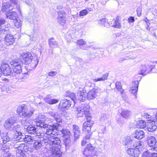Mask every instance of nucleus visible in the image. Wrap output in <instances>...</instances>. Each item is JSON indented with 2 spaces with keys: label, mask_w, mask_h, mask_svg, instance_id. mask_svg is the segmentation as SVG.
Segmentation results:
<instances>
[{
  "label": "nucleus",
  "mask_w": 157,
  "mask_h": 157,
  "mask_svg": "<svg viewBox=\"0 0 157 157\" xmlns=\"http://www.w3.org/2000/svg\"><path fill=\"white\" fill-rule=\"evenodd\" d=\"M45 102L50 105H52L58 103L59 100L46 98L44 99Z\"/></svg>",
  "instance_id": "41"
},
{
  "label": "nucleus",
  "mask_w": 157,
  "mask_h": 157,
  "mask_svg": "<svg viewBox=\"0 0 157 157\" xmlns=\"http://www.w3.org/2000/svg\"><path fill=\"white\" fill-rule=\"evenodd\" d=\"M63 143L65 146V148L66 149L69 148L71 143L70 136L63 138Z\"/></svg>",
  "instance_id": "36"
},
{
  "label": "nucleus",
  "mask_w": 157,
  "mask_h": 157,
  "mask_svg": "<svg viewBox=\"0 0 157 157\" xmlns=\"http://www.w3.org/2000/svg\"><path fill=\"white\" fill-rule=\"evenodd\" d=\"M115 86L117 90L120 92L121 95H123L124 90L122 89L121 82H117L116 83Z\"/></svg>",
  "instance_id": "45"
},
{
  "label": "nucleus",
  "mask_w": 157,
  "mask_h": 157,
  "mask_svg": "<svg viewBox=\"0 0 157 157\" xmlns=\"http://www.w3.org/2000/svg\"><path fill=\"white\" fill-rule=\"evenodd\" d=\"M57 21L58 23L62 25H63L66 21V18L64 19L63 17L61 19H57Z\"/></svg>",
  "instance_id": "53"
},
{
  "label": "nucleus",
  "mask_w": 157,
  "mask_h": 157,
  "mask_svg": "<svg viewBox=\"0 0 157 157\" xmlns=\"http://www.w3.org/2000/svg\"><path fill=\"white\" fill-rule=\"evenodd\" d=\"M42 139H38L35 140L33 143V147L36 150H38L43 147L47 148V143L45 138H41Z\"/></svg>",
  "instance_id": "12"
},
{
  "label": "nucleus",
  "mask_w": 157,
  "mask_h": 157,
  "mask_svg": "<svg viewBox=\"0 0 157 157\" xmlns=\"http://www.w3.org/2000/svg\"><path fill=\"white\" fill-rule=\"evenodd\" d=\"M101 131L99 133V134H101V135H102V133H104V131L105 130V127H104L103 126L101 127Z\"/></svg>",
  "instance_id": "64"
},
{
  "label": "nucleus",
  "mask_w": 157,
  "mask_h": 157,
  "mask_svg": "<svg viewBox=\"0 0 157 157\" xmlns=\"http://www.w3.org/2000/svg\"><path fill=\"white\" fill-rule=\"evenodd\" d=\"M88 13V11L86 10H83L79 12V15L80 16H83L86 15Z\"/></svg>",
  "instance_id": "56"
},
{
  "label": "nucleus",
  "mask_w": 157,
  "mask_h": 157,
  "mask_svg": "<svg viewBox=\"0 0 157 157\" xmlns=\"http://www.w3.org/2000/svg\"><path fill=\"white\" fill-rule=\"evenodd\" d=\"M47 143V148L61 147V141L58 137L55 136H50L45 137V140Z\"/></svg>",
  "instance_id": "6"
},
{
  "label": "nucleus",
  "mask_w": 157,
  "mask_h": 157,
  "mask_svg": "<svg viewBox=\"0 0 157 157\" xmlns=\"http://www.w3.org/2000/svg\"><path fill=\"white\" fill-rule=\"evenodd\" d=\"M6 24L5 20L3 19L0 18V28L6 27Z\"/></svg>",
  "instance_id": "55"
},
{
  "label": "nucleus",
  "mask_w": 157,
  "mask_h": 157,
  "mask_svg": "<svg viewBox=\"0 0 157 157\" xmlns=\"http://www.w3.org/2000/svg\"><path fill=\"white\" fill-rule=\"evenodd\" d=\"M13 139L11 135L10 134L9 132H3L1 133V140L4 144L12 141Z\"/></svg>",
  "instance_id": "18"
},
{
  "label": "nucleus",
  "mask_w": 157,
  "mask_h": 157,
  "mask_svg": "<svg viewBox=\"0 0 157 157\" xmlns=\"http://www.w3.org/2000/svg\"><path fill=\"white\" fill-rule=\"evenodd\" d=\"M9 30L8 28L7 27L0 28V36L1 37L5 35L8 34Z\"/></svg>",
  "instance_id": "42"
},
{
  "label": "nucleus",
  "mask_w": 157,
  "mask_h": 157,
  "mask_svg": "<svg viewBox=\"0 0 157 157\" xmlns=\"http://www.w3.org/2000/svg\"><path fill=\"white\" fill-rule=\"evenodd\" d=\"M141 150L132 148H128L127 151L128 154L133 156V157H138Z\"/></svg>",
  "instance_id": "24"
},
{
  "label": "nucleus",
  "mask_w": 157,
  "mask_h": 157,
  "mask_svg": "<svg viewBox=\"0 0 157 157\" xmlns=\"http://www.w3.org/2000/svg\"><path fill=\"white\" fill-rule=\"evenodd\" d=\"M61 147H55L49 148L51 152L50 155L52 157H61L62 152L60 150Z\"/></svg>",
  "instance_id": "15"
},
{
  "label": "nucleus",
  "mask_w": 157,
  "mask_h": 157,
  "mask_svg": "<svg viewBox=\"0 0 157 157\" xmlns=\"http://www.w3.org/2000/svg\"><path fill=\"white\" fill-rule=\"evenodd\" d=\"M135 20L134 17L132 16H130L128 18V21L129 23L134 22Z\"/></svg>",
  "instance_id": "62"
},
{
  "label": "nucleus",
  "mask_w": 157,
  "mask_h": 157,
  "mask_svg": "<svg viewBox=\"0 0 157 157\" xmlns=\"http://www.w3.org/2000/svg\"><path fill=\"white\" fill-rule=\"evenodd\" d=\"M157 128V121H152L148 123L146 126V129L149 132H153Z\"/></svg>",
  "instance_id": "19"
},
{
  "label": "nucleus",
  "mask_w": 157,
  "mask_h": 157,
  "mask_svg": "<svg viewBox=\"0 0 157 157\" xmlns=\"http://www.w3.org/2000/svg\"><path fill=\"white\" fill-rule=\"evenodd\" d=\"M57 74V72L55 71H51L48 73V75L50 76H56Z\"/></svg>",
  "instance_id": "61"
},
{
  "label": "nucleus",
  "mask_w": 157,
  "mask_h": 157,
  "mask_svg": "<svg viewBox=\"0 0 157 157\" xmlns=\"http://www.w3.org/2000/svg\"><path fill=\"white\" fill-rule=\"evenodd\" d=\"M134 137L136 139L141 140L145 136V133L144 132L140 129L136 130L133 134Z\"/></svg>",
  "instance_id": "27"
},
{
  "label": "nucleus",
  "mask_w": 157,
  "mask_h": 157,
  "mask_svg": "<svg viewBox=\"0 0 157 157\" xmlns=\"http://www.w3.org/2000/svg\"><path fill=\"white\" fill-rule=\"evenodd\" d=\"M21 126L20 125L17 124V125L13 124L12 128H11V129L9 130L10 131H15L16 132L19 131L21 128Z\"/></svg>",
  "instance_id": "48"
},
{
  "label": "nucleus",
  "mask_w": 157,
  "mask_h": 157,
  "mask_svg": "<svg viewBox=\"0 0 157 157\" xmlns=\"http://www.w3.org/2000/svg\"><path fill=\"white\" fill-rule=\"evenodd\" d=\"M132 143L131 147L135 148V149H141V148L142 147L141 141L133 140Z\"/></svg>",
  "instance_id": "32"
},
{
  "label": "nucleus",
  "mask_w": 157,
  "mask_h": 157,
  "mask_svg": "<svg viewBox=\"0 0 157 157\" xmlns=\"http://www.w3.org/2000/svg\"><path fill=\"white\" fill-rule=\"evenodd\" d=\"M34 111L33 109L28 111L27 106L24 104H22L19 106L17 109V113L23 118L21 122H23L24 119L28 120L33 114Z\"/></svg>",
  "instance_id": "4"
},
{
  "label": "nucleus",
  "mask_w": 157,
  "mask_h": 157,
  "mask_svg": "<svg viewBox=\"0 0 157 157\" xmlns=\"http://www.w3.org/2000/svg\"><path fill=\"white\" fill-rule=\"evenodd\" d=\"M137 80H134L131 85L130 92L133 94L136 98L137 92L138 90L139 82Z\"/></svg>",
  "instance_id": "17"
},
{
  "label": "nucleus",
  "mask_w": 157,
  "mask_h": 157,
  "mask_svg": "<svg viewBox=\"0 0 157 157\" xmlns=\"http://www.w3.org/2000/svg\"><path fill=\"white\" fill-rule=\"evenodd\" d=\"M108 73H106L105 74L103 75L101 77L99 78H95L93 79L94 82H97L98 81H104L107 79L108 76Z\"/></svg>",
  "instance_id": "43"
},
{
  "label": "nucleus",
  "mask_w": 157,
  "mask_h": 157,
  "mask_svg": "<svg viewBox=\"0 0 157 157\" xmlns=\"http://www.w3.org/2000/svg\"><path fill=\"white\" fill-rule=\"evenodd\" d=\"M24 136L22 135V133L20 131H18L16 132L13 135V139H16L17 140H19L22 139Z\"/></svg>",
  "instance_id": "40"
},
{
  "label": "nucleus",
  "mask_w": 157,
  "mask_h": 157,
  "mask_svg": "<svg viewBox=\"0 0 157 157\" xmlns=\"http://www.w3.org/2000/svg\"><path fill=\"white\" fill-rule=\"evenodd\" d=\"M48 43L50 47L52 48L59 47L58 42L56 41L53 37H51L49 39Z\"/></svg>",
  "instance_id": "34"
},
{
  "label": "nucleus",
  "mask_w": 157,
  "mask_h": 157,
  "mask_svg": "<svg viewBox=\"0 0 157 157\" xmlns=\"http://www.w3.org/2000/svg\"><path fill=\"white\" fill-rule=\"evenodd\" d=\"M17 145H18V144ZM14 146L15 148H16L17 150H20L25 153H27L29 154L30 152L33 151L30 147H29L28 145L25 144H20L17 147H16L15 145Z\"/></svg>",
  "instance_id": "16"
},
{
  "label": "nucleus",
  "mask_w": 157,
  "mask_h": 157,
  "mask_svg": "<svg viewBox=\"0 0 157 157\" xmlns=\"http://www.w3.org/2000/svg\"><path fill=\"white\" fill-rule=\"evenodd\" d=\"M147 143L149 147H152L151 149V150L157 152V147H155L157 143V140L155 137L148 136L147 139Z\"/></svg>",
  "instance_id": "13"
},
{
  "label": "nucleus",
  "mask_w": 157,
  "mask_h": 157,
  "mask_svg": "<svg viewBox=\"0 0 157 157\" xmlns=\"http://www.w3.org/2000/svg\"><path fill=\"white\" fill-rule=\"evenodd\" d=\"M109 116L108 114H103L102 115L101 119V120L105 121L109 118Z\"/></svg>",
  "instance_id": "58"
},
{
  "label": "nucleus",
  "mask_w": 157,
  "mask_h": 157,
  "mask_svg": "<svg viewBox=\"0 0 157 157\" xmlns=\"http://www.w3.org/2000/svg\"><path fill=\"white\" fill-rule=\"evenodd\" d=\"M94 123L93 121H91L89 122H85L82 126L83 132L89 133L91 130V127Z\"/></svg>",
  "instance_id": "21"
},
{
  "label": "nucleus",
  "mask_w": 157,
  "mask_h": 157,
  "mask_svg": "<svg viewBox=\"0 0 157 157\" xmlns=\"http://www.w3.org/2000/svg\"><path fill=\"white\" fill-rule=\"evenodd\" d=\"M58 132L59 133V134H60V135L63 138L70 136V131L69 130L65 128L62 129L61 130L59 131V132Z\"/></svg>",
  "instance_id": "31"
},
{
  "label": "nucleus",
  "mask_w": 157,
  "mask_h": 157,
  "mask_svg": "<svg viewBox=\"0 0 157 157\" xmlns=\"http://www.w3.org/2000/svg\"><path fill=\"white\" fill-rule=\"evenodd\" d=\"M12 3L10 5L13 6L14 9L16 8L18 11L21 12V10L20 8V6L18 4L17 0H9Z\"/></svg>",
  "instance_id": "39"
},
{
  "label": "nucleus",
  "mask_w": 157,
  "mask_h": 157,
  "mask_svg": "<svg viewBox=\"0 0 157 157\" xmlns=\"http://www.w3.org/2000/svg\"><path fill=\"white\" fill-rule=\"evenodd\" d=\"M91 134H87L85 137L84 138V140H89L91 137Z\"/></svg>",
  "instance_id": "63"
},
{
  "label": "nucleus",
  "mask_w": 157,
  "mask_h": 157,
  "mask_svg": "<svg viewBox=\"0 0 157 157\" xmlns=\"http://www.w3.org/2000/svg\"><path fill=\"white\" fill-rule=\"evenodd\" d=\"M77 97L73 92L66 91L64 94L65 97H69L74 103L78 100L80 102H85L87 98V92L83 88L79 87L77 92Z\"/></svg>",
  "instance_id": "2"
},
{
  "label": "nucleus",
  "mask_w": 157,
  "mask_h": 157,
  "mask_svg": "<svg viewBox=\"0 0 157 157\" xmlns=\"http://www.w3.org/2000/svg\"><path fill=\"white\" fill-rule=\"evenodd\" d=\"M77 44L80 47H81L83 45L86 44V42L83 40V39H80L77 41Z\"/></svg>",
  "instance_id": "57"
},
{
  "label": "nucleus",
  "mask_w": 157,
  "mask_h": 157,
  "mask_svg": "<svg viewBox=\"0 0 157 157\" xmlns=\"http://www.w3.org/2000/svg\"><path fill=\"white\" fill-rule=\"evenodd\" d=\"M133 140L129 136L125 138V140L123 142V144L124 146H128V147H131Z\"/></svg>",
  "instance_id": "35"
},
{
  "label": "nucleus",
  "mask_w": 157,
  "mask_h": 157,
  "mask_svg": "<svg viewBox=\"0 0 157 157\" xmlns=\"http://www.w3.org/2000/svg\"><path fill=\"white\" fill-rule=\"evenodd\" d=\"M23 139L25 141H26L27 142L32 141L33 140L32 137L29 136H25L24 138L23 137Z\"/></svg>",
  "instance_id": "52"
},
{
  "label": "nucleus",
  "mask_w": 157,
  "mask_h": 157,
  "mask_svg": "<svg viewBox=\"0 0 157 157\" xmlns=\"http://www.w3.org/2000/svg\"><path fill=\"white\" fill-rule=\"evenodd\" d=\"M142 8L141 6H139L137 9V15L140 17L142 14Z\"/></svg>",
  "instance_id": "59"
},
{
  "label": "nucleus",
  "mask_w": 157,
  "mask_h": 157,
  "mask_svg": "<svg viewBox=\"0 0 157 157\" xmlns=\"http://www.w3.org/2000/svg\"><path fill=\"white\" fill-rule=\"evenodd\" d=\"M153 153L149 152L148 150L145 151L143 155V157H151Z\"/></svg>",
  "instance_id": "51"
},
{
  "label": "nucleus",
  "mask_w": 157,
  "mask_h": 157,
  "mask_svg": "<svg viewBox=\"0 0 157 157\" xmlns=\"http://www.w3.org/2000/svg\"><path fill=\"white\" fill-rule=\"evenodd\" d=\"M46 119V118L44 115L40 114L38 117V120H44V121Z\"/></svg>",
  "instance_id": "60"
},
{
  "label": "nucleus",
  "mask_w": 157,
  "mask_h": 157,
  "mask_svg": "<svg viewBox=\"0 0 157 157\" xmlns=\"http://www.w3.org/2000/svg\"><path fill=\"white\" fill-rule=\"evenodd\" d=\"M136 125L138 128H143L146 127V124L144 121L140 120L136 121Z\"/></svg>",
  "instance_id": "38"
},
{
  "label": "nucleus",
  "mask_w": 157,
  "mask_h": 157,
  "mask_svg": "<svg viewBox=\"0 0 157 157\" xmlns=\"http://www.w3.org/2000/svg\"><path fill=\"white\" fill-rule=\"evenodd\" d=\"M89 106L87 104H84L81 106H78L76 109L78 117H82L85 115L87 122L91 121V117L89 113Z\"/></svg>",
  "instance_id": "5"
},
{
  "label": "nucleus",
  "mask_w": 157,
  "mask_h": 157,
  "mask_svg": "<svg viewBox=\"0 0 157 157\" xmlns=\"http://www.w3.org/2000/svg\"><path fill=\"white\" fill-rule=\"evenodd\" d=\"M12 68L18 66H21V64H23L21 59H14L10 62Z\"/></svg>",
  "instance_id": "33"
},
{
  "label": "nucleus",
  "mask_w": 157,
  "mask_h": 157,
  "mask_svg": "<svg viewBox=\"0 0 157 157\" xmlns=\"http://www.w3.org/2000/svg\"><path fill=\"white\" fill-rule=\"evenodd\" d=\"M73 131L74 133V137L75 140H77L80 136V131L78 127L76 125L74 124L73 126Z\"/></svg>",
  "instance_id": "29"
},
{
  "label": "nucleus",
  "mask_w": 157,
  "mask_h": 157,
  "mask_svg": "<svg viewBox=\"0 0 157 157\" xmlns=\"http://www.w3.org/2000/svg\"><path fill=\"white\" fill-rule=\"evenodd\" d=\"M14 9L13 6H12V5H10V3L9 2H4L2 5V11L6 12V13Z\"/></svg>",
  "instance_id": "25"
},
{
  "label": "nucleus",
  "mask_w": 157,
  "mask_h": 157,
  "mask_svg": "<svg viewBox=\"0 0 157 157\" xmlns=\"http://www.w3.org/2000/svg\"><path fill=\"white\" fill-rule=\"evenodd\" d=\"M22 63L25 65H29L32 68H35L39 63V60L36 58H33L30 52H24L20 56Z\"/></svg>",
  "instance_id": "3"
},
{
  "label": "nucleus",
  "mask_w": 157,
  "mask_h": 157,
  "mask_svg": "<svg viewBox=\"0 0 157 157\" xmlns=\"http://www.w3.org/2000/svg\"><path fill=\"white\" fill-rule=\"evenodd\" d=\"M72 101L65 98L61 100L58 106V109L60 111L63 112L65 109H67L71 107L72 104Z\"/></svg>",
  "instance_id": "8"
},
{
  "label": "nucleus",
  "mask_w": 157,
  "mask_h": 157,
  "mask_svg": "<svg viewBox=\"0 0 157 157\" xmlns=\"http://www.w3.org/2000/svg\"><path fill=\"white\" fill-rule=\"evenodd\" d=\"M35 136L38 137V138H39V139H42L41 138H45L46 136L44 137H42V136L44 135V134L42 133L38 132H37V131L36 130V132L35 133V134H33Z\"/></svg>",
  "instance_id": "54"
},
{
  "label": "nucleus",
  "mask_w": 157,
  "mask_h": 157,
  "mask_svg": "<svg viewBox=\"0 0 157 157\" xmlns=\"http://www.w3.org/2000/svg\"><path fill=\"white\" fill-rule=\"evenodd\" d=\"M48 114L51 117V119L55 120L57 123L55 124L49 125L48 127H46L48 129L46 130L45 134L48 136L58 135L57 132L58 127L60 125L59 124L62 123L63 119L61 116L62 115V113L59 114L57 112L51 111L49 112Z\"/></svg>",
  "instance_id": "1"
},
{
  "label": "nucleus",
  "mask_w": 157,
  "mask_h": 157,
  "mask_svg": "<svg viewBox=\"0 0 157 157\" xmlns=\"http://www.w3.org/2000/svg\"><path fill=\"white\" fill-rule=\"evenodd\" d=\"M6 15V17L10 20H16L17 17V13L15 11L8 12Z\"/></svg>",
  "instance_id": "30"
},
{
  "label": "nucleus",
  "mask_w": 157,
  "mask_h": 157,
  "mask_svg": "<svg viewBox=\"0 0 157 157\" xmlns=\"http://www.w3.org/2000/svg\"><path fill=\"white\" fill-rule=\"evenodd\" d=\"M9 146H5L2 147L0 150V152L4 157H13V156L9 152Z\"/></svg>",
  "instance_id": "23"
},
{
  "label": "nucleus",
  "mask_w": 157,
  "mask_h": 157,
  "mask_svg": "<svg viewBox=\"0 0 157 157\" xmlns=\"http://www.w3.org/2000/svg\"><path fill=\"white\" fill-rule=\"evenodd\" d=\"M154 68L153 66L142 65L140 67V70L138 71V74L142 75H145L151 71Z\"/></svg>",
  "instance_id": "14"
},
{
  "label": "nucleus",
  "mask_w": 157,
  "mask_h": 157,
  "mask_svg": "<svg viewBox=\"0 0 157 157\" xmlns=\"http://www.w3.org/2000/svg\"><path fill=\"white\" fill-rule=\"evenodd\" d=\"M1 68L2 71V74L4 76H9L12 79L16 78V74L13 73L11 68L8 64L6 63H2Z\"/></svg>",
  "instance_id": "7"
},
{
  "label": "nucleus",
  "mask_w": 157,
  "mask_h": 157,
  "mask_svg": "<svg viewBox=\"0 0 157 157\" xmlns=\"http://www.w3.org/2000/svg\"><path fill=\"white\" fill-rule=\"evenodd\" d=\"M17 121V117L16 116H13L8 118L4 123L5 128L9 130Z\"/></svg>",
  "instance_id": "10"
},
{
  "label": "nucleus",
  "mask_w": 157,
  "mask_h": 157,
  "mask_svg": "<svg viewBox=\"0 0 157 157\" xmlns=\"http://www.w3.org/2000/svg\"><path fill=\"white\" fill-rule=\"evenodd\" d=\"M37 126L42 128H46L49 124H46L44 120H37L36 121Z\"/></svg>",
  "instance_id": "37"
},
{
  "label": "nucleus",
  "mask_w": 157,
  "mask_h": 157,
  "mask_svg": "<svg viewBox=\"0 0 157 157\" xmlns=\"http://www.w3.org/2000/svg\"><path fill=\"white\" fill-rule=\"evenodd\" d=\"M108 24L111 26L120 29L121 27V24L118 17H117L116 19H113L112 21H109Z\"/></svg>",
  "instance_id": "26"
},
{
  "label": "nucleus",
  "mask_w": 157,
  "mask_h": 157,
  "mask_svg": "<svg viewBox=\"0 0 157 157\" xmlns=\"http://www.w3.org/2000/svg\"><path fill=\"white\" fill-rule=\"evenodd\" d=\"M130 115V112L127 110H122L121 113V115L123 117L126 118H128Z\"/></svg>",
  "instance_id": "49"
},
{
  "label": "nucleus",
  "mask_w": 157,
  "mask_h": 157,
  "mask_svg": "<svg viewBox=\"0 0 157 157\" xmlns=\"http://www.w3.org/2000/svg\"><path fill=\"white\" fill-rule=\"evenodd\" d=\"M16 157H26V155L25 153L21 151L20 150H17L16 151Z\"/></svg>",
  "instance_id": "47"
},
{
  "label": "nucleus",
  "mask_w": 157,
  "mask_h": 157,
  "mask_svg": "<svg viewBox=\"0 0 157 157\" xmlns=\"http://www.w3.org/2000/svg\"><path fill=\"white\" fill-rule=\"evenodd\" d=\"M58 17L57 19L66 18V15L64 11L61 10L58 11Z\"/></svg>",
  "instance_id": "46"
},
{
  "label": "nucleus",
  "mask_w": 157,
  "mask_h": 157,
  "mask_svg": "<svg viewBox=\"0 0 157 157\" xmlns=\"http://www.w3.org/2000/svg\"><path fill=\"white\" fill-rule=\"evenodd\" d=\"M14 37L11 34H7L5 36V43L8 46L12 45L14 42Z\"/></svg>",
  "instance_id": "22"
},
{
  "label": "nucleus",
  "mask_w": 157,
  "mask_h": 157,
  "mask_svg": "<svg viewBox=\"0 0 157 157\" xmlns=\"http://www.w3.org/2000/svg\"><path fill=\"white\" fill-rule=\"evenodd\" d=\"M135 58L134 56H132V55H130L129 56L126 55L125 56H124L123 58H120L118 59V62L121 63L124 61V60H127L129 59H133Z\"/></svg>",
  "instance_id": "44"
},
{
  "label": "nucleus",
  "mask_w": 157,
  "mask_h": 157,
  "mask_svg": "<svg viewBox=\"0 0 157 157\" xmlns=\"http://www.w3.org/2000/svg\"><path fill=\"white\" fill-rule=\"evenodd\" d=\"M13 69V73H14L16 74V78H14V79H22L23 78H19L18 75L20 74L22 72V66H17L15 67L12 68Z\"/></svg>",
  "instance_id": "28"
},
{
  "label": "nucleus",
  "mask_w": 157,
  "mask_h": 157,
  "mask_svg": "<svg viewBox=\"0 0 157 157\" xmlns=\"http://www.w3.org/2000/svg\"><path fill=\"white\" fill-rule=\"evenodd\" d=\"M99 23L101 26H105L108 24L107 22L106 21V19L105 18H103L99 21Z\"/></svg>",
  "instance_id": "50"
},
{
  "label": "nucleus",
  "mask_w": 157,
  "mask_h": 157,
  "mask_svg": "<svg viewBox=\"0 0 157 157\" xmlns=\"http://www.w3.org/2000/svg\"><path fill=\"white\" fill-rule=\"evenodd\" d=\"M99 90L96 88H94L87 93V98L88 100H92L95 98L98 94Z\"/></svg>",
  "instance_id": "20"
},
{
  "label": "nucleus",
  "mask_w": 157,
  "mask_h": 157,
  "mask_svg": "<svg viewBox=\"0 0 157 157\" xmlns=\"http://www.w3.org/2000/svg\"><path fill=\"white\" fill-rule=\"evenodd\" d=\"M23 122H21L23 125L24 126V129L29 133L31 134H35L36 132V128L35 125L31 124L29 123L28 120H23Z\"/></svg>",
  "instance_id": "9"
},
{
  "label": "nucleus",
  "mask_w": 157,
  "mask_h": 157,
  "mask_svg": "<svg viewBox=\"0 0 157 157\" xmlns=\"http://www.w3.org/2000/svg\"><path fill=\"white\" fill-rule=\"evenodd\" d=\"M83 153L86 157H93L95 155V148L91 144H88L84 149Z\"/></svg>",
  "instance_id": "11"
}]
</instances>
